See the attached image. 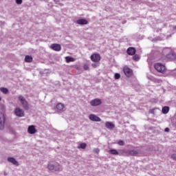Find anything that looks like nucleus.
<instances>
[{
  "instance_id": "nucleus-1",
  "label": "nucleus",
  "mask_w": 176,
  "mask_h": 176,
  "mask_svg": "<svg viewBox=\"0 0 176 176\" xmlns=\"http://www.w3.org/2000/svg\"><path fill=\"white\" fill-rule=\"evenodd\" d=\"M47 168L50 171H63V166L58 162H50L47 164Z\"/></svg>"
},
{
  "instance_id": "nucleus-2",
  "label": "nucleus",
  "mask_w": 176,
  "mask_h": 176,
  "mask_svg": "<svg viewBox=\"0 0 176 176\" xmlns=\"http://www.w3.org/2000/svg\"><path fill=\"white\" fill-rule=\"evenodd\" d=\"M155 69L160 74H164L166 71V66L160 63H157L154 65Z\"/></svg>"
},
{
  "instance_id": "nucleus-3",
  "label": "nucleus",
  "mask_w": 176,
  "mask_h": 176,
  "mask_svg": "<svg viewBox=\"0 0 176 176\" xmlns=\"http://www.w3.org/2000/svg\"><path fill=\"white\" fill-rule=\"evenodd\" d=\"M18 98L22 104L23 108H24V109H26V111H28L30 109V104H28V102L26 99L24 98V96H19Z\"/></svg>"
},
{
  "instance_id": "nucleus-4",
  "label": "nucleus",
  "mask_w": 176,
  "mask_h": 176,
  "mask_svg": "<svg viewBox=\"0 0 176 176\" xmlns=\"http://www.w3.org/2000/svg\"><path fill=\"white\" fill-rule=\"evenodd\" d=\"M120 152L121 153H126V155H129V156H137V155H138V151L135 150H128L126 151L124 150H120Z\"/></svg>"
},
{
  "instance_id": "nucleus-5",
  "label": "nucleus",
  "mask_w": 176,
  "mask_h": 176,
  "mask_svg": "<svg viewBox=\"0 0 176 176\" xmlns=\"http://www.w3.org/2000/svg\"><path fill=\"white\" fill-rule=\"evenodd\" d=\"M5 114H3V113H0V130H3L5 127Z\"/></svg>"
},
{
  "instance_id": "nucleus-6",
  "label": "nucleus",
  "mask_w": 176,
  "mask_h": 176,
  "mask_svg": "<svg viewBox=\"0 0 176 176\" xmlns=\"http://www.w3.org/2000/svg\"><path fill=\"white\" fill-rule=\"evenodd\" d=\"M14 113L16 116H18V118L24 117V110L20 109V107H17L15 109Z\"/></svg>"
},
{
  "instance_id": "nucleus-7",
  "label": "nucleus",
  "mask_w": 176,
  "mask_h": 176,
  "mask_svg": "<svg viewBox=\"0 0 176 176\" xmlns=\"http://www.w3.org/2000/svg\"><path fill=\"white\" fill-rule=\"evenodd\" d=\"M91 61L98 63L101 60V56L99 54H94L91 56Z\"/></svg>"
},
{
  "instance_id": "nucleus-8",
  "label": "nucleus",
  "mask_w": 176,
  "mask_h": 176,
  "mask_svg": "<svg viewBox=\"0 0 176 176\" xmlns=\"http://www.w3.org/2000/svg\"><path fill=\"white\" fill-rule=\"evenodd\" d=\"M102 103L101 100L98 98L94 99L90 102L91 107H98V105H101Z\"/></svg>"
},
{
  "instance_id": "nucleus-9",
  "label": "nucleus",
  "mask_w": 176,
  "mask_h": 176,
  "mask_svg": "<svg viewBox=\"0 0 176 176\" xmlns=\"http://www.w3.org/2000/svg\"><path fill=\"white\" fill-rule=\"evenodd\" d=\"M123 71H124V75L126 76H127L128 78H130V76H131V75H133V70H131L129 67H124Z\"/></svg>"
},
{
  "instance_id": "nucleus-10",
  "label": "nucleus",
  "mask_w": 176,
  "mask_h": 176,
  "mask_svg": "<svg viewBox=\"0 0 176 176\" xmlns=\"http://www.w3.org/2000/svg\"><path fill=\"white\" fill-rule=\"evenodd\" d=\"M89 119L92 122H101V118L94 114H90L89 116Z\"/></svg>"
},
{
  "instance_id": "nucleus-11",
  "label": "nucleus",
  "mask_w": 176,
  "mask_h": 176,
  "mask_svg": "<svg viewBox=\"0 0 176 176\" xmlns=\"http://www.w3.org/2000/svg\"><path fill=\"white\" fill-rule=\"evenodd\" d=\"M50 47L55 52H60V50H61V45L59 44H52Z\"/></svg>"
},
{
  "instance_id": "nucleus-12",
  "label": "nucleus",
  "mask_w": 176,
  "mask_h": 176,
  "mask_svg": "<svg viewBox=\"0 0 176 176\" xmlns=\"http://www.w3.org/2000/svg\"><path fill=\"white\" fill-rule=\"evenodd\" d=\"M105 127H106V129H108L109 130H113V129L115 128V125L111 122H106Z\"/></svg>"
},
{
  "instance_id": "nucleus-13",
  "label": "nucleus",
  "mask_w": 176,
  "mask_h": 176,
  "mask_svg": "<svg viewBox=\"0 0 176 176\" xmlns=\"http://www.w3.org/2000/svg\"><path fill=\"white\" fill-rule=\"evenodd\" d=\"M28 132L29 134H35L36 133V129H35V126L30 125L28 126Z\"/></svg>"
},
{
  "instance_id": "nucleus-14",
  "label": "nucleus",
  "mask_w": 176,
  "mask_h": 176,
  "mask_svg": "<svg viewBox=\"0 0 176 176\" xmlns=\"http://www.w3.org/2000/svg\"><path fill=\"white\" fill-rule=\"evenodd\" d=\"M77 24H79L80 25H86L87 24H89V21L86 19H78L76 21Z\"/></svg>"
},
{
  "instance_id": "nucleus-15",
  "label": "nucleus",
  "mask_w": 176,
  "mask_h": 176,
  "mask_svg": "<svg viewBox=\"0 0 176 176\" xmlns=\"http://www.w3.org/2000/svg\"><path fill=\"white\" fill-rule=\"evenodd\" d=\"M166 58H168V60H175V58H176V54L173 52H170L168 54L166 55Z\"/></svg>"
},
{
  "instance_id": "nucleus-16",
  "label": "nucleus",
  "mask_w": 176,
  "mask_h": 176,
  "mask_svg": "<svg viewBox=\"0 0 176 176\" xmlns=\"http://www.w3.org/2000/svg\"><path fill=\"white\" fill-rule=\"evenodd\" d=\"M8 162L12 163V164H14V166H19V162H17V160H16V159H14V157H8Z\"/></svg>"
},
{
  "instance_id": "nucleus-17",
  "label": "nucleus",
  "mask_w": 176,
  "mask_h": 176,
  "mask_svg": "<svg viewBox=\"0 0 176 176\" xmlns=\"http://www.w3.org/2000/svg\"><path fill=\"white\" fill-rule=\"evenodd\" d=\"M126 52L129 56H134L135 54V49L134 47H129Z\"/></svg>"
},
{
  "instance_id": "nucleus-18",
  "label": "nucleus",
  "mask_w": 176,
  "mask_h": 176,
  "mask_svg": "<svg viewBox=\"0 0 176 176\" xmlns=\"http://www.w3.org/2000/svg\"><path fill=\"white\" fill-rule=\"evenodd\" d=\"M56 109H58V111H63V109H64V104L58 103L56 104Z\"/></svg>"
},
{
  "instance_id": "nucleus-19",
  "label": "nucleus",
  "mask_w": 176,
  "mask_h": 176,
  "mask_svg": "<svg viewBox=\"0 0 176 176\" xmlns=\"http://www.w3.org/2000/svg\"><path fill=\"white\" fill-rule=\"evenodd\" d=\"M87 144L86 143H81L78 146V149H86Z\"/></svg>"
},
{
  "instance_id": "nucleus-20",
  "label": "nucleus",
  "mask_w": 176,
  "mask_h": 176,
  "mask_svg": "<svg viewBox=\"0 0 176 176\" xmlns=\"http://www.w3.org/2000/svg\"><path fill=\"white\" fill-rule=\"evenodd\" d=\"M25 61L26 63H31L32 61V56H28L27 55L25 57Z\"/></svg>"
},
{
  "instance_id": "nucleus-21",
  "label": "nucleus",
  "mask_w": 176,
  "mask_h": 176,
  "mask_svg": "<svg viewBox=\"0 0 176 176\" xmlns=\"http://www.w3.org/2000/svg\"><path fill=\"white\" fill-rule=\"evenodd\" d=\"M65 60H66L67 63H71V62L75 61V58H74L72 57H69V56H66Z\"/></svg>"
},
{
  "instance_id": "nucleus-22",
  "label": "nucleus",
  "mask_w": 176,
  "mask_h": 176,
  "mask_svg": "<svg viewBox=\"0 0 176 176\" xmlns=\"http://www.w3.org/2000/svg\"><path fill=\"white\" fill-rule=\"evenodd\" d=\"M109 153L111 155H119V152L115 149H111L109 151Z\"/></svg>"
},
{
  "instance_id": "nucleus-23",
  "label": "nucleus",
  "mask_w": 176,
  "mask_h": 176,
  "mask_svg": "<svg viewBox=\"0 0 176 176\" xmlns=\"http://www.w3.org/2000/svg\"><path fill=\"white\" fill-rule=\"evenodd\" d=\"M168 111H169L168 107H164L162 108V113H164V114L168 113Z\"/></svg>"
},
{
  "instance_id": "nucleus-24",
  "label": "nucleus",
  "mask_w": 176,
  "mask_h": 176,
  "mask_svg": "<svg viewBox=\"0 0 176 176\" xmlns=\"http://www.w3.org/2000/svg\"><path fill=\"white\" fill-rule=\"evenodd\" d=\"M0 91H1V93H3V94H8V89L5 88V87H1L0 88Z\"/></svg>"
},
{
  "instance_id": "nucleus-25",
  "label": "nucleus",
  "mask_w": 176,
  "mask_h": 176,
  "mask_svg": "<svg viewBox=\"0 0 176 176\" xmlns=\"http://www.w3.org/2000/svg\"><path fill=\"white\" fill-rule=\"evenodd\" d=\"M133 59L135 61H138V60H140V56L135 54V56H133Z\"/></svg>"
},
{
  "instance_id": "nucleus-26",
  "label": "nucleus",
  "mask_w": 176,
  "mask_h": 176,
  "mask_svg": "<svg viewBox=\"0 0 176 176\" xmlns=\"http://www.w3.org/2000/svg\"><path fill=\"white\" fill-rule=\"evenodd\" d=\"M114 78H115V79H116V80L120 79V74H119V73L115 74Z\"/></svg>"
},
{
  "instance_id": "nucleus-27",
  "label": "nucleus",
  "mask_w": 176,
  "mask_h": 176,
  "mask_svg": "<svg viewBox=\"0 0 176 176\" xmlns=\"http://www.w3.org/2000/svg\"><path fill=\"white\" fill-rule=\"evenodd\" d=\"M118 144V145H120V146H123V145H124V142H123V140H120Z\"/></svg>"
},
{
  "instance_id": "nucleus-28",
  "label": "nucleus",
  "mask_w": 176,
  "mask_h": 176,
  "mask_svg": "<svg viewBox=\"0 0 176 176\" xmlns=\"http://www.w3.org/2000/svg\"><path fill=\"white\" fill-rule=\"evenodd\" d=\"M16 3H17V5H21L23 3V0H16Z\"/></svg>"
},
{
  "instance_id": "nucleus-29",
  "label": "nucleus",
  "mask_w": 176,
  "mask_h": 176,
  "mask_svg": "<svg viewBox=\"0 0 176 176\" xmlns=\"http://www.w3.org/2000/svg\"><path fill=\"white\" fill-rule=\"evenodd\" d=\"M94 152L95 153H100V148H94Z\"/></svg>"
},
{
  "instance_id": "nucleus-30",
  "label": "nucleus",
  "mask_w": 176,
  "mask_h": 176,
  "mask_svg": "<svg viewBox=\"0 0 176 176\" xmlns=\"http://www.w3.org/2000/svg\"><path fill=\"white\" fill-rule=\"evenodd\" d=\"M84 69H85V71L89 70V65H84Z\"/></svg>"
},
{
  "instance_id": "nucleus-31",
  "label": "nucleus",
  "mask_w": 176,
  "mask_h": 176,
  "mask_svg": "<svg viewBox=\"0 0 176 176\" xmlns=\"http://www.w3.org/2000/svg\"><path fill=\"white\" fill-rule=\"evenodd\" d=\"M91 66L93 67V68H97V67H98V65H97L96 63H92Z\"/></svg>"
},
{
  "instance_id": "nucleus-32",
  "label": "nucleus",
  "mask_w": 176,
  "mask_h": 176,
  "mask_svg": "<svg viewBox=\"0 0 176 176\" xmlns=\"http://www.w3.org/2000/svg\"><path fill=\"white\" fill-rule=\"evenodd\" d=\"M171 157H172V159H173V160H176V153L173 154V155H171Z\"/></svg>"
},
{
  "instance_id": "nucleus-33",
  "label": "nucleus",
  "mask_w": 176,
  "mask_h": 176,
  "mask_svg": "<svg viewBox=\"0 0 176 176\" xmlns=\"http://www.w3.org/2000/svg\"><path fill=\"white\" fill-rule=\"evenodd\" d=\"M164 131H166V132H168V131H170V129H168V128H166V129H164Z\"/></svg>"
},
{
  "instance_id": "nucleus-34",
  "label": "nucleus",
  "mask_w": 176,
  "mask_h": 176,
  "mask_svg": "<svg viewBox=\"0 0 176 176\" xmlns=\"http://www.w3.org/2000/svg\"><path fill=\"white\" fill-rule=\"evenodd\" d=\"M173 30H175V31H176V26H173Z\"/></svg>"
},
{
  "instance_id": "nucleus-35",
  "label": "nucleus",
  "mask_w": 176,
  "mask_h": 176,
  "mask_svg": "<svg viewBox=\"0 0 176 176\" xmlns=\"http://www.w3.org/2000/svg\"><path fill=\"white\" fill-rule=\"evenodd\" d=\"M166 52V50H164V53Z\"/></svg>"
},
{
  "instance_id": "nucleus-36",
  "label": "nucleus",
  "mask_w": 176,
  "mask_h": 176,
  "mask_svg": "<svg viewBox=\"0 0 176 176\" xmlns=\"http://www.w3.org/2000/svg\"><path fill=\"white\" fill-rule=\"evenodd\" d=\"M151 113H152V110L151 111Z\"/></svg>"
},
{
  "instance_id": "nucleus-37",
  "label": "nucleus",
  "mask_w": 176,
  "mask_h": 176,
  "mask_svg": "<svg viewBox=\"0 0 176 176\" xmlns=\"http://www.w3.org/2000/svg\"><path fill=\"white\" fill-rule=\"evenodd\" d=\"M1 98H0V101H1Z\"/></svg>"
},
{
  "instance_id": "nucleus-38",
  "label": "nucleus",
  "mask_w": 176,
  "mask_h": 176,
  "mask_svg": "<svg viewBox=\"0 0 176 176\" xmlns=\"http://www.w3.org/2000/svg\"><path fill=\"white\" fill-rule=\"evenodd\" d=\"M175 70H176V69H175Z\"/></svg>"
}]
</instances>
